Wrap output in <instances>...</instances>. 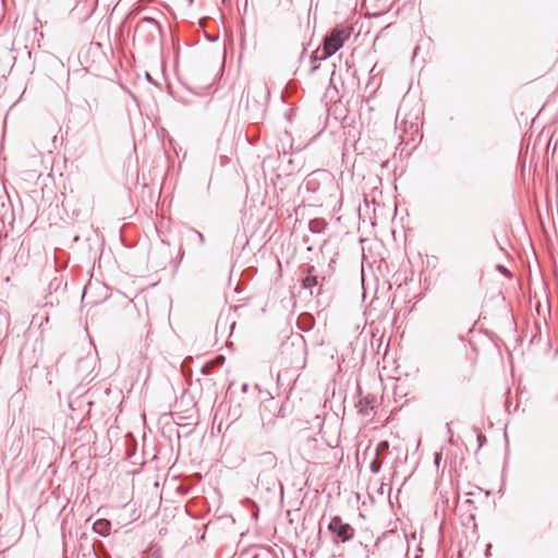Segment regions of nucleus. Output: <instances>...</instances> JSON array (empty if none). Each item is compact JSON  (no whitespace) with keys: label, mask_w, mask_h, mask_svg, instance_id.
I'll list each match as a JSON object with an SVG mask.
<instances>
[{"label":"nucleus","mask_w":558,"mask_h":558,"mask_svg":"<svg viewBox=\"0 0 558 558\" xmlns=\"http://www.w3.org/2000/svg\"><path fill=\"white\" fill-rule=\"evenodd\" d=\"M146 77L148 81H150V75L148 73H146Z\"/></svg>","instance_id":"obj_35"},{"label":"nucleus","mask_w":558,"mask_h":558,"mask_svg":"<svg viewBox=\"0 0 558 558\" xmlns=\"http://www.w3.org/2000/svg\"><path fill=\"white\" fill-rule=\"evenodd\" d=\"M242 415L241 403L230 407L228 416L234 422Z\"/></svg>","instance_id":"obj_10"},{"label":"nucleus","mask_w":558,"mask_h":558,"mask_svg":"<svg viewBox=\"0 0 558 558\" xmlns=\"http://www.w3.org/2000/svg\"><path fill=\"white\" fill-rule=\"evenodd\" d=\"M92 529L96 534L106 537L111 533V522L107 519H97Z\"/></svg>","instance_id":"obj_5"},{"label":"nucleus","mask_w":558,"mask_h":558,"mask_svg":"<svg viewBox=\"0 0 558 558\" xmlns=\"http://www.w3.org/2000/svg\"><path fill=\"white\" fill-rule=\"evenodd\" d=\"M359 407H360L359 412H361V413H363L365 415H368V411H367L368 405H367V403L364 404L363 400H360L359 401Z\"/></svg>","instance_id":"obj_14"},{"label":"nucleus","mask_w":558,"mask_h":558,"mask_svg":"<svg viewBox=\"0 0 558 558\" xmlns=\"http://www.w3.org/2000/svg\"><path fill=\"white\" fill-rule=\"evenodd\" d=\"M189 2L192 4V3H193V0H189Z\"/></svg>","instance_id":"obj_38"},{"label":"nucleus","mask_w":558,"mask_h":558,"mask_svg":"<svg viewBox=\"0 0 558 558\" xmlns=\"http://www.w3.org/2000/svg\"><path fill=\"white\" fill-rule=\"evenodd\" d=\"M417 51H418V47H416V48L414 49V51H413V56H412V59H414V58L416 57Z\"/></svg>","instance_id":"obj_25"},{"label":"nucleus","mask_w":558,"mask_h":558,"mask_svg":"<svg viewBox=\"0 0 558 558\" xmlns=\"http://www.w3.org/2000/svg\"><path fill=\"white\" fill-rule=\"evenodd\" d=\"M206 38L209 40V41H215L218 39V37H211L209 35H206Z\"/></svg>","instance_id":"obj_23"},{"label":"nucleus","mask_w":558,"mask_h":558,"mask_svg":"<svg viewBox=\"0 0 558 558\" xmlns=\"http://www.w3.org/2000/svg\"><path fill=\"white\" fill-rule=\"evenodd\" d=\"M477 441H478V447H482L483 444L487 441L486 436L483 435V434H478L477 435Z\"/></svg>","instance_id":"obj_17"},{"label":"nucleus","mask_w":558,"mask_h":558,"mask_svg":"<svg viewBox=\"0 0 558 558\" xmlns=\"http://www.w3.org/2000/svg\"><path fill=\"white\" fill-rule=\"evenodd\" d=\"M496 270L506 277H511V271L502 264H497Z\"/></svg>","instance_id":"obj_12"},{"label":"nucleus","mask_w":558,"mask_h":558,"mask_svg":"<svg viewBox=\"0 0 558 558\" xmlns=\"http://www.w3.org/2000/svg\"><path fill=\"white\" fill-rule=\"evenodd\" d=\"M301 270L305 275L301 280L302 289L308 290L310 295L318 296L320 294L322 286H319V277L316 275L315 266L302 265Z\"/></svg>","instance_id":"obj_4"},{"label":"nucleus","mask_w":558,"mask_h":558,"mask_svg":"<svg viewBox=\"0 0 558 558\" xmlns=\"http://www.w3.org/2000/svg\"><path fill=\"white\" fill-rule=\"evenodd\" d=\"M292 172H293V171H292V169H291V170L287 171V174H288V175H290V174H292Z\"/></svg>","instance_id":"obj_33"},{"label":"nucleus","mask_w":558,"mask_h":558,"mask_svg":"<svg viewBox=\"0 0 558 558\" xmlns=\"http://www.w3.org/2000/svg\"><path fill=\"white\" fill-rule=\"evenodd\" d=\"M93 554L95 558H111V555L105 548V545L101 541H95L93 543Z\"/></svg>","instance_id":"obj_8"},{"label":"nucleus","mask_w":558,"mask_h":558,"mask_svg":"<svg viewBox=\"0 0 558 558\" xmlns=\"http://www.w3.org/2000/svg\"><path fill=\"white\" fill-rule=\"evenodd\" d=\"M353 27L345 24H337L330 28L320 44L322 60H327L338 52L350 39Z\"/></svg>","instance_id":"obj_1"},{"label":"nucleus","mask_w":558,"mask_h":558,"mask_svg":"<svg viewBox=\"0 0 558 558\" xmlns=\"http://www.w3.org/2000/svg\"><path fill=\"white\" fill-rule=\"evenodd\" d=\"M328 531L331 534V541L333 544H341L351 541L355 535V530L350 523L342 520L340 515H333L328 525Z\"/></svg>","instance_id":"obj_3"},{"label":"nucleus","mask_w":558,"mask_h":558,"mask_svg":"<svg viewBox=\"0 0 558 558\" xmlns=\"http://www.w3.org/2000/svg\"><path fill=\"white\" fill-rule=\"evenodd\" d=\"M258 93L259 96H262L263 94H269L266 86H259L258 87V90H256Z\"/></svg>","instance_id":"obj_19"},{"label":"nucleus","mask_w":558,"mask_h":558,"mask_svg":"<svg viewBox=\"0 0 558 558\" xmlns=\"http://www.w3.org/2000/svg\"><path fill=\"white\" fill-rule=\"evenodd\" d=\"M318 60L323 61L320 46L317 49H315L310 57V61L313 64L310 69L311 74H314L319 69V65L315 64L316 61Z\"/></svg>","instance_id":"obj_9"},{"label":"nucleus","mask_w":558,"mask_h":558,"mask_svg":"<svg viewBox=\"0 0 558 558\" xmlns=\"http://www.w3.org/2000/svg\"><path fill=\"white\" fill-rule=\"evenodd\" d=\"M326 243H327L326 241H324V242H323V244H322V246H320V250H323V248H324V246L326 245Z\"/></svg>","instance_id":"obj_30"},{"label":"nucleus","mask_w":558,"mask_h":558,"mask_svg":"<svg viewBox=\"0 0 558 558\" xmlns=\"http://www.w3.org/2000/svg\"><path fill=\"white\" fill-rule=\"evenodd\" d=\"M446 427H447L448 433H451V427H450L449 423L446 424Z\"/></svg>","instance_id":"obj_26"},{"label":"nucleus","mask_w":558,"mask_h":558,"mask_svg":"<svg viewBox=\"0 0 558 558\" xmlns=\"http://www.w3.org/2000/svg\"><path fill=\"white\" fill-rule=\"evenodd\" d=\"M303 241H304V243H308V238H307V236H305V238L303 239Z\"/></svg>","instance_id":"obj_29"},{"label":"nucleus","mask_w":558,"mask_h":558,"mask_svg":"<svg viewBox=\"0 0 558 558\" xmlns=\"http://www.w3.org/2000/svg\"><path fill=\"white\" fill-rule=\"evenodd\" d=\"M248 388H250L248 384H242L241 392L246 393L248 391Z\"/></svg>","instance_id":"obj_22"},{"label":"nucleus","mask_w":558,"mask_h":558,"mask_svg":"<svg viewBox=\"0 0 558 558\" xmlns=\"http://www.w3.org/2000/svg\"><path fill=\"white\" fill-rule=\"evenodd\" d=\"M490 547H492V545L489 544V545L487 546V548L485 549V553H486V554L489 551Z\"/></svg>","instance_id":"obj_28"},{"label":"nucleus","mask_w":558,"mask_h":558,"mask_svg":"<svg viewBox=\"0 0 558 558\" xmlns=\"http://www.w3.org/2000/svg\"><path fill=\"white\" fill-rule=\"evenodd\" d=\"M245 90V88L242 90V98L244 97Z\"/></svg>","instance_id":"obj_36"},{"label":"nucleus","mask_w":558,"mask_h":558,"mask_svg":"<svg viewBox=\"0 0 558 558\" xmlns=\"http://www.w3.org/2000/svg\"><path fill=\"white\" fill-rule=\"evenodd\" d=\"M320 171H314L310 175H307L303 181V186L307 192L315 193L319 189V182L316 179V174H318Z\"/></svg>","instance_id":"obj_6"},{"label":"nucleus","mask_w":558,"mask_h":558,"mask_svg":"<svg viewBox=\"0 0 558 558\" xmlns=\"http://www.w3.org/2000/svg\"><path fill=\"white\" fill-rule=\"evenodd\" d=\"M326 228H327V222L323 218H315V219L310 220V222H308V229L314 234L324 233Z\"/></svg>","instance_id":"obj_7"},{"label":"nucleus","mask_w":558,"mask_h":558,"mask_svg":"<svg viewBox=\"0 0 558 558\" xmlns=\"http://www.w3.org/2000/svg\"><path fill=\"white\" fill-rule=\"evenodd\" d=\"M293 163H294V159L290 157L288 159V166H293Z\"/></svg>","instance_id":"obj_24"},{"label":"nucleus","mask_w":558,"mask_h":558,"mask_svg":"<svg viewBox=\"0 0 558 558\" xmlns=\"http://www.w3.org/2000/svg\"><path fill=\"white\" fill-rule=\"evenodd\" d=\"M252 558H259V555H258V554H254V555L252 556Z\"/></svg>","instance_id":"obj_31"},{"label":"nucleus","mask_w":558,"mask_h":558,"mask_svg":"<svg viewBox=\"0 0 558 558\" xmlns=\"http://www.w3.org/2000/svg\"><path fill=\"white\" fill-rule=\"evenodd\" d=\"M202 372H203L204 374H206V367H205V366H203Z\"/></svg>","instance_id":"obj_34"},{"label":"nucleus","mask_w":558,"mask_h":558,"mask_svg":"<svg viewBox=\"0 0 558 558\" xmlns=\"http://www.w3.org/2000/svg\"><path fill=\"white\" fill-rule=\"evenodd\" d=\"M335 68H336V65L333 64V71H332V73H331V78H330V83H329V88H330V87H333V88H335V90H337L336 86L333 85V77H335V75H336V70H335Z\"/></svg>","instance_id":"obj_18"},{"label":"nucleus","mask_w":558,"mask_h":558,"mask_svg":"<svg viewBox=\"0 0 558 558\" xmlns=\"http://www.w3.org/2000/svg\"><path fill=\"white\" fill-rule=\"evenodd\" d=\"M191 232H192V233H193V234L198 239V241H199V243H201V244H204V242H205V236H204V234H203L202 232H199V231H197V230H195V229H192V231H191Z\"/></svg>","instance_id":"obj_15"},{"label":"nucleus","mask_w":558,"mask_h":558,"mask_svg":"<svg viewBox=\"0 0 558 558\" xmlns=\"http://www.w3.org/2000/svg\"><path fill=\"white\" fill-rule=\"evenodd\" d=\"M248 97H250V94L247 93L246 94V106L248 107Z\"/></svg>","instance_id":"obj_27"},{"label":"nucleus","mask_w":558,"mask_h":558,"mask_svg":"<svg viewBox=\"0 0 558 558\" xmlns=\"http://www.w3.org/2000/svg\"><path fill=\"white\" fill-rule=\"evenodd\" d=\"M369 469L373 473L377 474L380 472L381 464H380V462L374 460L371 462Z\"/></svg>","instance_id":"obj_13"},{"label":"nucleus","mask_w":558,"mask_h":558,"mask_svg":"<svg viewBox=\"0 0 558 558\" xmlns=\"http://www.w3.org/2000/svg\"><path fill=\"white\" fill-rule=\"evenodd\" d=\"M245 504L252 511V518L256 519L257 514H258V510H259L257 504L253 499H250V498L245 499Z\"/></svg>","instance_id":"obj_11"},{"label":"nucleus","mask_w":558,"mask_h":558,"mask_svg":"<svg viewBox=\"0 0 558 558\" xmlns=\"http://www.w3.org/2000/svg\"><path fill=\"white\" fill-rule=\"evenodd\" d=\"M440 461H441V453H436V454H435L434 462H435V465H436L437 468L439 466Z\"/></svg>","instance_id":"obj_20"},{"label":"nucleus","mask_w":558,"mask_h":558,"mask_svg":"<svg viewBox=\"0 0 558 558\" xmlns=\"http://www.w3.org/2000/svg\"><path fill=\"white\" fill-rule=\"evenodd\" d=\"M165 33L161 24L150 16H145L136 24L133 41L138 40L143 45L154 44L158 38L163 40Z\"/></svg>","instance_id":"obj_2"},{"label":"nucleus","mask_w":558,"mask_h":558,"mask_svg":"<svg viewBox=\"0 0 558 558\" xmlns=\"http://www.w3.org/2000/svg\"><path fill=\"white\" fill-rule=\"evenodd\" d=\"M307 251H313V246H312V245H308V246H307Z\"/></svg>","instance_id":"obj_32"},{"label":"nucleus","mask_w":558,"mask_h":558,"mask_svg":"<svg viewBox=\"0 0 558 558\" xmlns=\"http://www.w3.org/2000/svg\"><path fill=\"white\" fill-rule=\"evenodd\" d=\"M262 420H263V427H264V429L266 432H269L271 429L272 424L275 423V420L272 417H270V420L267 423L264 422V417L263 416H262Z\"/></svg>","instance_id":"obj_16"},{"label":"nucleus","mask_w":558,"mask_h":558,"mask_svg":"<svg viewBox=\"0 0 558 558\" xmlns=\"http://www.w3.org/2000/svg\"><path fill=\"white\" fill-rule=\"evenodd\" d=\"M78 240H80V236H78V235H76V236L74 238V241H78Z\"/></svg>","instance_id":"obj_37"},{"label":"nucleus","mask_w":558,"mask_h":558,"mask_svg":"<svg viewBox=\"0 0 558 558\" xmlns=\"http://www.w3.org/2000/svg\"><path fill=\"white\" fill-rule=\"evenodd\" d=\"M137 14V11L136 10H131L128 15L125 16V21H128L129 19L135 16Z\"/></svg>","instance_id":"obj_21"}]
</instances>
